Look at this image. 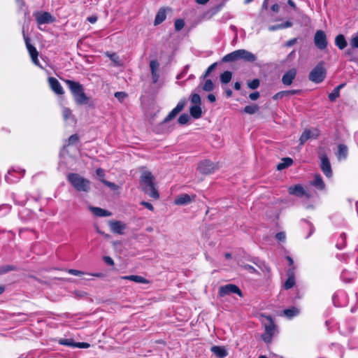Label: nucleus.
<instances>
[{
    "instance_id": "1",
    "label": "nucleus",
    "mask_w": 358,
    "mask_h": 358,
    "mask_svg": "<svg viewBox=\"0 0 358 358\" xmlns=\"http://www.w3.org/2000/svg\"><path fill=\"white\" fill-rule=\"evenodd\" d=\"M140 185L143 192L154 199L159 198V194L156 188L155 177L150 171H145L141 176Z\"/></svg>"
},
{
    "instance_id": "2",
    "label": "nucleus",
    "mask_w": 358,
    "mask_h": 358,
    "mask_svg": "<svg viewBox=\"0 0 358 358\" xmlns=\"http://www.w3.org/2000/svg\"><path fill=\"white\" fill-rule=\"evenodd\" d=\"M65 83L68 85L77 104L83 105L88 103L90 97L85 94L84 87L81 84L71 80H65Z\"/></svg>"
},
{
    "instance_id": "3",
    "label": "nucleus",
    "mask_w": 358,
    "mask_h": 358,
    "mask_svg": "<svg viewBox=\"0 0 358 358\" xmlns=\"http://www.w3.org/2000/svg\"><path fill=\"white\" fill-rule=\"evenodd\" d=\"M257 59V56L252 52L245 49H239L226 55L222 58V61L224 62H231L242 60L245 62H254Z\"/></svg>"
},
{
    "instance_id": "4",
    "label": "nucleus",
    "mask_w": 358,
    "mask_h": 358,
    "mask_svg": "<svg viewBox=\"0 0 358 358\" xmlns=\"http://www.w3.org/2000/svg\"><path fill=\"white\" fill-rule=\"evenodd\" d=\"M67 180L78 192H88L90 190V181L78 173H71L67 176Z\"/></svg>"
},
{
    "instance_id": "5",
    "label": "nucleus",
    "mask_w": 358,
    "mask_h": 358,
    "mask_svg": "<svg viewBox=\"0 0 358 358\" xmlns=\"http://www.w3.org/2000/svg\"><path fill=\"white\" fill-rule=\"evenodd\" d=\"M267 319L269 322L265 325V331L262 334L261 338L265 343H270L276 332V325L271 316H268Z\"/></svg>"
},
{
    "instance_id": "6",
    "label": "nucleus",
    "mask_w": 358,
    "mask_h": 358,
    "mask_svg": "<svg viewBox=\"0 0 358 358\" xmlns=\"http://www.w3.org/2000/svg\"><path fill=\"white\" fill-rule=\"evenodd\" d=\"M186 100L185 99H181L176 106L167 115V116L164 119V120L160 123L159 127H163L166 125L169 121L173 120L176 117V115L183 110L186 105Z\"/></svg>"
},
{
    "instance_id": "7",
    "label": "nucleus",
    "mask_w": 358,
    "mask_h": 358,
    "mask_svg": "<svg viewBox=\"0 0 358 358\" xmlns=\"http://www.w3.org/2000/svg\"><path fill=\"white\" fill-rule=\"evenodd\" d=\"M38 26L50 24L55 21V17L46 11H37L33 14Z\"/></svg>"
},
{
    "instance_id": "8",
    "label": "nucleus",
    "mask_w": 358,
    "mask_h": 358,
    "mask_svg": "<svg viewBox=\"0 0 358 358\" xmlns=\"http://www.w3.org/2000/svg\"><path fill=\"white\" fill-rule=\"evenodd\" d=\"M218 294L220 296L223 297L231 294H236L240 296H243V292L241 289L234 284H227L221 286L219 288Z\"/></svg>"
},
{
    "instance_id": "9",
    "label": "nucleus",
    "mask_w": 358,
    "mask_h": 358,
    "mask_svg": "<svg viewBox=\"0 0 358 358\" xmlns=\"http://www.w3.org/2000/svg\"><path fill=\"white\" fill-rule=\"evenodd\" d=\"M315 45L320 50H324L327 46L326 34L322 30H317L314 36Z\"/></svg>"
},
{
    "instance_id": "10",
    "label": "nucleus",
    "mask_w": 358,
    "mask_h": 358,
    "mask_svg": "<svg viewBox=\"0 0 358 358\" xmlns=\"http://www.w3.org/2000/svg\"><path fill=\"white\" fill-rule=\"evenodd\" d=\"M25 170L19 169L18 170L10 169L5 176V180L8 183H15L18 182L24 175Z\"/></svg>"
},
{
    "instance_id": "11",
    "label": "nucleus",
    "mask_w": 358,
    "mask_h": 358,
    "mask_svg": "<svg viewBox=\"0 0 358 358\" xmlns=\"http://www.w3.org/2000/svg\"><path fill=\"white\" fill-rule=\"evenodd\" d=\"M320 135V131L317 128L305 129L299 138L300 145H303L308 140L317 139Z\"/></svg>"
},
{
    "instance_id": "12",
    "label": "nucleus",
    "mask_w": 358,
    "mask_h": 358,
    "mask_svg": "<svg viewBox=\"0 0 358 358\" xmlns=\"http://www.w3.org/2000/svg\"><path fill=\"white\" fill-rule=\"evenodd\" d=\"M198 169L202 174H210L217 169V166L210 160L201 162L198 165Z\"/></svg>"
},
{
    "instance_id": "13",
    "label": "nucleus",
    "mask_w": 358,
    "mask_h": 358,
    "mask_svg": "<svg viewBox=\"0 0 358 358\" xmlns=\"http://www.w3.org/2000/svg\"><path fill=\"white\" fill-rule=\"evenodd\" d=\"M325 77V69H313L309 74V80L315 83H320Z\"/></svg>"
},
{
    "instance_id": "14",
    "label": "nucleus",
    "mask_w": 358,
    "mask_h": 358,
    "mask_svg": "<svg viewBox=\"0 0 358 358\" xmlns=\"http://www.w3.org/2000/svg\"><path fill=\"white\" fill-rule=\"evenodd\" d=\"M288 193L299 198H302L303 196L310 197V195L306 193L303 187L300 184L289 187Z\"/></svg>"
},
{
    "instance_id": "15",
    "label": "nucleus",
    "mask_w": 358,
    "mask_h": 358,
    "mask_svg": "<svg viewBox=\"0 0 358 358\" xmlns=\"http://www.w3.org/2000/svg\"><path fill=\"white\" fill-rule=\"evenodd\" d=\"M321 160V170L323 173L327 177L331 178L332 176V170L330 162L326 155H322L320 157Z\"/></svg>"
},
{
    "instance_id": "16",
    "label": "nucleus",
    "mask_w": 358,
    "mask_h": 358,
    "mask_svg": "<svg viewBox=\"0 0 358 358\" xmlns=\"http://www.w3.org/2000/svg\"><path fill=\"white\" fill-rule=\"evenodd\" d=\"M296 76V69H289L282 76V83L285 86H289L293 83V81Z\"/></svg>"
},
{
    "instance_id": "17",
    "label": "nucleus",
    "mask_w": 358,
    "mask_h": 358,
    "mask_svg": "<svg viewBox=\"0 0 358 358\" xmlns=\"http://www.w3.org/2000/svg\"><path fill=\"white\" fill-rule=\"evenodd\" d=\"M108 224L113 233L118 234L120 235L124 234V230L127 228L126 224L121 221H109Z\"/></svg>"
},
{
    "instance_id": "18",
    "label": "nucleus",
    "mask_w": 358,
    "mask_h": 358,
    "mask_svg": "<svg viewBox=\"0 0 358 358\" xmlns=\"http://www.w3.org/2000/svg\"><path fill=\"white\" fill-rule=\"evenodd\" d=\"M195 198V196H189L187 194H182L179 196L175 199L174 203L176 205H187L189 203H191Z\"/></svg>"
},
{
    "instance_id": "19",
    "label": "nucleus",
    "mask_w": 358,
    "mask_h": 358,
    "mask_svg": "<svg viewBox=\"0 0 358 358\" xmlns=\"http://www.w3.org/2000/svg\"><path fill=\"white\" fill-rule=\"evenodd\" d=\"M49 84L50 85L51 89L57 94H63L64 90L59 82L53 77H50L48 78Z\"/></svg>"
},
{
    "instance_id": "20",
    "label": "nucleus",
    "mask_w": 358,
    "mask_h": 358,
    "mask_svg": "<svg viewBox=\"0 0 358 358\" xmlns=\"http://www.w3.org/2000/svg\"><path fill=\"white\" fill-rule=\"evenodd\" d=\"M301 93V90H284L280 91L275 94H274L272 97L273 100L281 99L284 96L294 95V94H300Z\"/></svg>"
},
{
    "instance_id": "21",
    "label": "nucleus",
    "mask_w": 358,
    "mask_h": 358,
    "mask_svg": "<svg viewBox=\"0 0 358 358\" xmlns=\"http://www.w3.org/2000/svg\"><path fill=\"white\" fill-rule=\"evenodd\" d=\"M25 43H26L27 48L30 54V56H31L33 62H34V64L36 65H37L38 64V62H37L38 52H37L36 48L29 43V39L28 38H25Z\"/></svg>"
},
{
    "instance_id": "22",
    "label": "nucleus",
    "mask_w": 358,
    "mask_h": 358,
    "mask_svg": "<svg viewBox=\"0 0 358 358\" xmlns=\"http://www.w3.org/2000/svg\"><path fill=\"white\" fill-rule=\"evenodd\" d=\"M211 352L218 358H224L228 353L223 346L214 345L211 348Z\"/></svg>"
},
{
    "instance_id": "23",
    "label": "nucleus",
    "mask_w": 358,
    "mask_h": 358,
    "mask_svg": "<svg viewBox=\"0 0 358 358\" xmlns=\"http://www.w3.org/2000/svg\"><path fill=\"white\" fill-rule=\"evenodd\" d=\"M121 278L123 280L134 281L137 283L148 284L150 282L149 280L145 279V278L136 275H124L121 276Z\"/></svg>"
},
{
    "instance_id": "24",
    "label": "nucleus",
    "mask_w": 358,
    "mask_h": 358,
    "mask_svg": "<svg viewBox=\"0 0 358 358\" xmlns=\"http://www.w3.org/2000/svg\"><path fill=\"white\" fill-rule=\"evenodd\" d=\"M348 155V147L344 144H339L338 145V150L336 156L338 160L345 159Z\"/></svg>"
},
{
    "instance_id": "25",
    "label": "nucleus",
    "mask_w": 358,
    "mask_h": 358,
    "mask_svg": "<svg viewBox=\"0 0 358 358\" xmlns=\"http://www.w3.org/2000/svg\"><path fill=\"white\" fill-rule=\"evenodd\" d=\"M311 185L320 190H323L325 188V184L320 174H315L314 176Z\"/></svg>"
},
{
    "instance_id": "26",
    "label": "nucleus",
    "mask_w": 358,
    "mask_h": 358,
    "mask_svg": "<svg viewBox=\"0 0 358 358\" xmlns=\"http://www.w3.org/2000/svg\"><path fill=\"white\" fill-rule=\"evenodd\" d=\"M91 212L97 217H108L111 213L99 207H90Z\"/></svg>"
},
{
    "instance_id": "27",
    "label": "nucleus",
    "mask_w": 358,
    "mask_h": 358,
    "mask_svg": "<svg viewBox=\"0 0 358 358\" xmlns=\"http://www.w3.org/2000/svg\"><path fill=\"white\" fill-rule=\"evenodd\" d=\"M288 278L284 283V288L285 289H289L292 288L295 284V279L294 276V272L292 269H289L287 272Z\"/></svg>"
},
{
    "instance_id": "28",
    "label": "nucleus",
    "mask_w": 358,
    "mask_h": 358,
    "mask_svg": "<svg viewBox=\"0 0 358 358\" xmlns=\"http://www.w3.org/2000/svg\"><path fill=\"white\" fill-rule=\"evenodd\" d=\"M189 113L192 117L199 119L201 117L202 110L200 105H194L189 108Z\"/></svg>"
},
{
    "instance_id": "29",
    "label": "nucleus",
    "mask_w": 358,
    "mask_h": 358,
    "mask_svg": "<svg viewBox=\"0 0 358 358\" xmlns=\"http://www.w3.org/2000/svg\"><path fill=\"white\" fill-rule=\"evenodd\" d=\"M299 312L300 311L299 308L294 306H292L289 308L285 309L283 310V314L285 316L290 319L298 315L299 314Z\"/></svg>"
},
{
    "instance_id": "30",
    "label": "nucleus",
    "mask_w": 358,
    "mask_h": 358,
    "mask_svg": "<svg viewBox=\"0 0 358 358\" xmlns=\"http://www.w3.org/2000/svg\"><path fill=\"white\" fill-rule=\"evenodd\" d=\"M293 164V159L290 157H285L282 159V162L277 165V169L278 171H281L285 169L289 166H290Z\"/></svg>"
},
{
    "instance_id": "31",
    "label": "nucleus",
    "mask_w": 358,
    "mask_h": 358,
    "mask_svg": "<svg viewBox=\"0 0 358 358\" xmlns=\"http://www.w3.org/2000/svg\"><path fill=\"white\" fill-rule=\"evenodd\" d=\"M335 44L340 50H343L347 46V41L343 34H339L336 37Z\"/></svg>"
},
{
    "instance_id": "32",
    "label": "nucleus",
    "mask_w": 358,
    "mask_h": 358,
    "mask_svg": "<svg viewBox=\"0 0 358 358\" xmlns=\"http://www.w3.org/2000/svg\"><path fill=\"white\" fill-rule=\"evenodd\" d=\"M345 296V292L342 290L336 292L332 296V301L335 306H341L342 304L339 301V298Z\"/></svg>"
},
{
    "instance_id": "33",
    "label": "nucleus",
    "mask_w": 358,
    "mask_h": 358,
    "mask_svg": "<svg viewBox=\"0 0 358 358\" xmlns=\"http://www.w3.org/2000/svg\"><path fill=\"white\" fill-rule=\"evenodd\" d=\"M107 56L113 62L115 65H124L122 59L116 53H106Z\"/></svg>"
},
{
    "instance_id": "34",
    "label": "nucleus",
    "mask_w": 358,
    "mask_h": 358,
    "mask_svg": "<svg viewBox=\"0 0 358 358\" xmlns=\"http://www.w3.org/2000/svg\"><path fill=\"white\" fill-rule=\"evenodd\" d=\"M346 245V234L342 233L340 235V237L336 243V247L338 250L343 249Z\"/></svg>"
},
{
    "instance_id": "35",
    "label": "nucleus",
    "mask_w": 358,
    "mask_h": 358,
    "mask_svg": "<svg viewBox=\"0 0 358 358\" xmlns=\"http://www.w3.org/2000/svg\"><path fill=\"white\" fill-rule=\"evenodd\" d=\"M203 80L202 89L205 92H211L214 89V84L210 79L206 78Z\"/></svg>"
},
{
    "instance_id": "36",
    "label": "nucleus",
    "mask_w": 358,
    "mask_h": 358,
    "mask_svg": "<svg viewBox=\"0 0 358 358\" xmlns=\"http://www.w3.org/2000/svg\"><path fill=\"white\" fill-rule=\"evenodd\" d=\"M232 78V73L231 71H226L220 75V82L222 84L229 83Z\"/></svg>"
},
{
    "instance_id": "37",
    "label": "nucleus",
    "mask_w": 358,
    "mask_h": 358,
    "mask_svg": "<svg viewBox=\"0 0 358 358\" xmlns=\"http://www.w3.org/2000/svg\"><path fill=\"white\" fill-rule=\"evenodd\" d=\"M166 19V13L164 10H159L157 13L155 19V24L157 25L161 24Z\"/></svg>"
},
{
    "instance_id": "38",
    "label": "nucleus",
    "mask_w": 358,
    "mask_h": 358,
    "mask_svg": "<svg viewBox=\"0 0 358 358\" xmlns=\"http://www.w3.org/2000/svg\"><path fill=\"white\" fill-rule=\"evenodd\" d=\"M17 268L14 265H1L0 266V275L8 273L9 271H17Z\"/></svg>"
},
{
    "instance_id": "39",
    "label": "nucleus",
    "mask_w": 358,
    "mask_h": 358,
    "mask_svg": "<svg viewBox=\"0 0 358 358\" xmlns=\"http://www.w3.org/2000/svg\"><path fill=\"white\" fill-rule=\"evenodd\" d=\"M258 110H259L258 106L251 105V106H246L244 108L243 111L245 113L252 115V114H255L256 112H257Z\"/></svg>"
},
{
    "instance_id": "40",
    "label": "nucleus",
    "mask_w": 358,
    "mask_h": 358,
    "mask_svg": "<svg viewBox=\"0 0 358 358\" xmlns=\"http://www.w3.org/2000/svg\"><path fill=\"white\" fill-rule=\"evenodd\" d=\"M11 210V206L8 204H2L0 206V217L8 214Z\"/></svg>"
},
{
    "instance_id": "41",
    "label": "nucleus",
    "mask_w": 358,
    "mask_h": 358,
    "mask_svg": "<svg viewBox=\"0 0 358 358\" xmlns=\"http://www.w3.org/2000/svg\"><path fill=\"white\" fill-rule=\"evenodd\" d=\"M189 120V115L187 113H182L180 115L178 119V122L180 124H186Z\"/></svg>"
},
{
    "instance_id": "42",
    "label": "nucleus",
    "mask_w": 358,
    "mask_h": 358,
    "mask_svg": "<svg viewBox=\"0 0 358 358\" xmlns=\"http://www.w3.org/2000/svg\"><path fill=\"white\" fill-rule=\"evenodd\" d=\"M260 85L259 80L256 78L248 82V87L251 90H256Z\"/></svg>"
},
{
    "instance_id": "43",
    "label": "nucleus",
    "mask_w": 358,
    "mask_h": 358,
    "mask_svg": "<svg viewBox=\"0 0 358 358\" xmlns=\"http://www.w3.org/2000/svg\"><path fill=\"white\" fill-rule=\"evenodd\" d=\"M159 69H151V74H152V79L153 83H157L159 80Z\"/></svg>"
},
{
    "instance_id": "44",
    "label": "nucleus",
    "mask_w": 358,
    "mask_h": 358,
    "mask_svg": "<svg viewBox=\"0 0 358 358\" xmlns=\"http://www.w3.org/2000/svg\"><path fill=\"white\" fill-rule=\"evenodd\" d=\"M350 45L354 48H358V31L352 36L350 41Z\"/></svg>"
},
{
    "instance_id": "45",
    "label": "nucleus",
    "mask_w": 358,
    "mask_h": 358,
    "mask_svg": "<svg viewBox=\"0 0 358 358\" xmlns=\"http://www.w3.org/2000/svg\"><path fill=\"white\" fill-rule=\"evenodd\" d=\"M114 96L120 102H123L127 96V94L124 92H117L115 93Z\"/></svg>"
},
{
    "instance_id": "46",
    "label": "nucleus",
    "mask_w": 358,
    "mask_h": 358,
    "mask_svg": "<svg viewBox=\"0 0 358 358\" xmlns=\"http://www.w3.org/2000/svg\"><path fill=\"white\" fill-rule=\"evenodd\" d=\"M59 343L63 345L74 347L75 342L72 339L62 338L59 340Z\"/></svg>"
},
{
    "instance_id": "47",
    "label": "nucleus",
    "mask_w": 358,
    "mask_h": 358,
    "mask_svg": "<svg viewBox=\"0 0 358 358\" xmlns=\"http://www.w3.org/2000/svg\"><path fill=\"white\" fill-rule=\"evenodd\" d=\"M340 96V93L338 92V90L335 88L334 90L329 94L328 98L331 101H334L338 96Z\"/></svg>"
},
{
    "instance_id": "48",
    "label": "nucleus",
    "mask_w": 358,
    "mask_h": 358,
    "mask_svg": "<svg viewBox=\"0 0 358 358\" xmlns=\"http://www.w3.org/2000/svg\"><path fill=\"white\" fill-rule=\"evenodd\" d=\"M185 25V22L182 19H177L175 21L174 26L176 31H180Z\"/></svg>"
},
{
    "instance_id": "49",
    "label": "nucleus",
    "mask_w": 358,
    "mask_h": 358,
    "mask_svg": "<svg viewBox=\"0 0 358 358\" xmlns=\"http://www.w3.org/2000/svg\"><path fill=\"white\" fill-rule=\"evenodd\" d=\"M190 100L194 105H201V97L198 94H192Z\"/></svg>"
},
{
    "instance_id": "50",
    "label": "nucleus",
    "mask_w": 358,
    "mask_h": 358,
    "mask_svg": "<svg viewBox=\"0 0 358 358\" xmlns=\"http://www.w3.org/2000/svg\"><path fill=\"white\" fill-rule=\"evenodd\" d=\"M68 141H69V144H68L69 145H74V144L77 143L79 141V136H78V135L76 134L71 135L69 138Z\"/></svg>"
},
{
    "instance_id": "51",
    "label": "nucleus",
    "mask_w": 358,
    "mask_h": 358,
    "mask_svg": "<svg viewBox=\"0 0 358 358\" xmlns=\"http://www.w3.org/2000/svg\"><path fill=\"white\" fill-rule=\"evenodd\" d=\"M304 222L308 224V226L309 227V233H308V234L306 237V238H308L314 233V231H315V227L309 221L304 220Z\"/></svg>"
},
{
    "instance_id": "52",
    "label": "nucleus",
    "mask_w": 358,
    "mask_h": 358,
    "mask_svg": "<svg viewBox=\"0 0 358 358\" xmlns=\"http://www.w3.org/2000/svg\"><path fill=\"white\" fill-rule=\"evenodd\" d=\"M66 271L71 275H76V276H80L84 274V273L81 271L76 270V269H68Z\"/></svg>"
},
{
    "instance_id": "53",
    "label": "nucleus",
    "mask_w": 358,
    "mask_h": 358,
    "mask_svg": "<svg viewBox=\"0 0 358 358\" xmlns=\"http://www.w3.org/2000/svg\"><path fill=\"white\" fill-rule=\"evenodd\" d=\"M90 346V345L85 342H78L74 343V347L79 348H88Z\"/></svg>"
},
{
    "instance_id": "54",
    "label": "nucleus",
    "mask_w": 358,
    "mask_h": 358,
    "mask_svg": "<svg viewBox=\"0 0 358 358\" xmlns=\"http://www.w3.org/2000/svg\"><path fill=\"white\" fill-rule=\"evenodd\" d=\"M275 238L279 241H285V234L283 231L278 232L275 234Z\"/></svg>"
},
{
    "instance_id": "55",
    "label": "nucleus",
    "mask_w": 358,
    "mask_h": 358,
    "mask_svg": "<svg viewBox=\"0 0 358 358\" xmlns=\"http://www.w3.org/2000/svg\"><path fill=\"white\" fill-rule=\"evenodd\" d=\"M101 181L107 187H110L113 189H115L116 188V185L113 182H109L108 180H106L104 179H101Z\"/></svg>"
},
{
    "instance_id": "56",
    "label": "nucleus",
    "mask_w": 358,
    "mask_h": 358,
    "mask_svg": "<svg viewBox=\"0 0 358 358\" xmlns=\"http://www.w3.org/2000/svg\"><path fill=\"white\" fill-rule=\"evenodd\" d=\"M103 261L108 265H110V266H113L114 265L113 259L110 257H109V256H104L103 257Z\"/></svg>"
},
{
    "instance_id": "57",
    "label": "nucleus",
    "mask_w": 358,
    "mask_h": 358,
    "mask_svg": "<svg viewBox=\"0 0 358 358\" xmlns=\"http://www.w3.org/2000/svg\"><path fill=\"white\" fill-rule=\"evenodd\" d=\"M71 115V110L69 108H64L63 116H64V120H67L70 117Z\"/></svg>"
},
{
    "instance_id": "58",
    "label": "nucleus",
    "mask_w": 358,
    "mask_h": 358,
    "mask_svg": "<svg viewBox=\"0 0 358 358\" xmlns=\"http://www.w3.org/2000/svg\"><path fill=\"white\" fill-rule=\"evenodd\" d=\"M259 96L260 94L259 92H255L249 94V98L252 101L258 99Z\"/></svg>"
},
{
    "instance_id": "59",
    "label": "nucleus",
    "mask_w": 358,
    "mask_h": 358,
    "mask_svg": "<svg viewBox=\"0 0 358 358\" xmlns=\"http://www.w3.org/2000/svg\"><path fill=\"white\" fill-rule=\"evenodd\" d=\"M141 204L142 206H143L144 207H145L146 208H148V210H152H152H154V207H153V206H152L150 203H149V202H147V201H141Z\"/></svg>"
},
{
    "instance_id": "60",
    "label": "nucleus",
    "mask_w": 358,
    "mask_h": 358,
    "mask_svg": "<svg viewBox=\"0 0 358 358\" xmlns=\"http://www.w3.org/2000/svg\"><path fill=\"white\" fill-rule=\"evenodd\" d=\"M96 174L97 175V176H99L101 179H103V178L105 176V172H104L103 169H102L101 168H98L96 170Z\"/></svg>"
},
{
    "instance_id": "61",
    "label": "nucleus",
    "mask_w": 358,
    "mask_h": 358,
    "mask_svg": "<svg viewBox=\"0 0 358 358\" xmlns=\"http://www.w3.org/2000/svg\"><path fill=\"white\" fill-rule=\"evenodd\" d=\"M214 69H207L204 74L201 76V79L205 80L207 77H208L210 75L211 72Z\"/></svg>"
},
{
    "instance_id": "62",
    "label": "nucleus",
    "mask_w": 358,
    "mask_h": 358,
    "mask_svg": "<svg viewBox=\"0 0 358 358\" xmlns=\"http://www.w3.org/2000/svg\"><path fill=\"white\" fill-rule=\"evenodd\" d=\"M268 29L270 31H275L278 29H281V27H280V24H275V25H271V26L268 27Z\"/></svg>"
},
{
    "instance_id": "63",
    "label": "nucleus",
    "mask_w": 358,
    "mask_h": 358,
    "mask_svg": "<svg viewBox=\"0 0 358 358\" xmlns=\"http://www.w3.org/2000/svg\"><path fill=\"white\" fill-rule=\"evenodd\" d=\"M281 27V29L291 27L292 26V23L289 21H287L285 23L280 24Z\"/></svg>"
},
{
    "instance_id": "64",
    "label": "nucleus",
    "mask_w": 358,
    "mask_h": 358,
    "mask_svg": "<svg viewBox=\"0 0 358 358\" xmlns=\"http://www.w3.org/2000/svg\"><path fill=\"white\" fill-rule=\"evenodd\" d=\"M87 20L90 23L94 24L97 21V17L95 15H92V16L88 17Z\"/></svg>"
}]
</instances>
